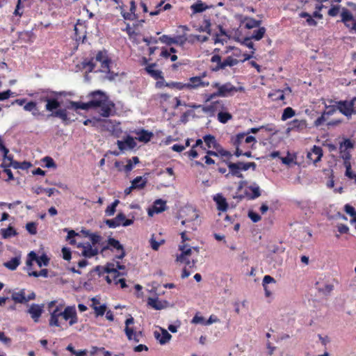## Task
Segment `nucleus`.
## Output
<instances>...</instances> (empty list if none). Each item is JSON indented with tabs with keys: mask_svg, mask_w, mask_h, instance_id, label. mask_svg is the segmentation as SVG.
Instances as JSON below:
<instances>
[{
	"mask_svg": "<svg viewBox=\"0 0 356 356\" xmlns=\"http://www.w3.org/2000/svg\"><path fill=\"white\" fill-rule=\"evenodd\" d=\"M36 106L37 104L35 102H29L24 106V109L26 111L31 112L33 111Z\"/></svg>",
	"mask_w": 356,
	"mask_h": 356,
	"instance_id": "obj_63",
	"label": "nucleus"
},
{
	"mask_svg": "<svg viewBox=\"0 0 356 356\" xmlns=\"http://www.w3.org/2000/svg\"><path fill=\"white\" fill-rule=\"evenodd\" d=\"M1 234L3 238H7L13 236H15L17 234L16 231L12 227H8L6 229H1Z\"/></svg>",
	"mask_w": 356,
	"mask_h": 356,
	"instance_id": "obj_40",
	"label": "nucleus"
},
{
	"mask_svg": "<svg viewBox=\"0 0 356 356\" xmlns=\"http://www.w3.org/2000/svg\"><path fill=\"white\" fill-rule=\"evenodd\" d=\"M106 224L111 228H115L122 225L124 227L129 226L134 223L133 219H126L124 214L118 213L115 218L106 220Z\"/></svg>",
	"mask_w": 356,
	"mask_h": 356,
	"instance_id": "obj_4",
	"label": "nucleus"
},
{
	"mask_svg": "<svg viewBox=\"0 0 356 356\" xmlns=\"http://www.w3.org/2000/svg\"><path fill=\"white\" fill-rule=\"evenodd\" d=\"M119 200H115L110 206H108L106 209V213L108 216H113L115 212V208L119 204Z\"/></svg>",
	"mask_w": 356,
	"mask_h": 356,
	"instance_id": "obj_48",
	"label": "nucleus"
},
{
	"mask_svg": "<svg viewBox=\"0 0 356 356\" xmlns=\"http://www.w3.org/2000/svg\"><path fill=\"white\" fill-rule=\"evenodd\" d=\"M147 304L156 310H161L165 307L166 302H162L158 298H149L147 299Z\"/></svg>",
	"mask_w": 356,
	"mask_h": 356,
	"instance_id": "obj_24",
	"label": "nucleus"
},
{
	"mask_svg": "<svg viewBox=\"0 0 356 356\" xmlns=\"http://www.w3.org/2000/svg\"><path fill=\"white\" fill-rule=\"evenodd\" d=\"M248 217L254 222H257L261 220V216L258 213H257L252 211H250L248 212Z\"/></svg>",
	"mask_w": 356,
	"mask_h": 356,
	"instance_id": "obj_59",
	"label": "nucleus"
},
{
	"mask_svg": "<svg viewBox=\"0 0 356 356\" xmlns=\"http://www.w3.org/2000/svg\"><path fill=\"white\" fill-rule=\"evenodd\" d=\"M49 117H56L62 120L66 124L68 123L69 118L67 117V112L66 109H58L48 115Z\"/></svg>",
	"mask_w": 356,
	"mask_h": 356,
	"instance_id": "obj_28",
	"label": "nucleus"
},
{
	"mask_svg": "<svg viewBox=\"0 0 356 356\" xmlns=\"http://www.w3.org/2000/svg\"><path fill=\"white\" fill-rule=\"evenodd\" d=\"M232 118V114L228 112H224V110H220L218 113V120L222 124L227 123Z\"/></svg>",
	"mask_w": 356,
	"mask_h": 356,
	"instance_id": "obj_31",
	"label": "nucleus"
},
{
	"mask_svg": "<svg viewBox=\"0 0 356 356\" xmlns=\"http://www.w3.org/2000/svg\"><path fill=\"white\" fill-rule=\"evenodd\" d=\"M43 161L45 162L46 167H47V168L56 167L55 162L51 157L46 156L44 158Z\"/></svg>",
	"mask_w": 356,
	"mask_h": 356,
	"instance_id": "obj_62",
	"label": "nucleus"
},
{
	"mask_svg": "<svg viewBox=\"0 0 356 356\" xmlns=\"http://www.w3.org/2000/svg\"><path fill=\"white\" fill-rule=\"evenodd\" d=\"M65 232H67V240H70L71 244H75V241L72 239L73 237L79 236V234L75 232L74 230H68V229H64Z\"/></svg>",
	"mask_w": 356,
	"mask_h": 356,
	"instance_id": "obj_55",
	"label": "nucleus"
},
{
	"mask_svg": "<svg viewBox=\"0 0 356 356\" xmlns=\"http://www.w3.org/2000/svg\"><path fill=\"white\" fill-rule=\"evenodd\" d=\"M60 318L65 321H69L70 326L77 323L76 312L74 307L67 306L64 311H61Z\"/></svg>",
	"mask_w": 356,
	"mask_h": 356,
	"instance_id": "obj_7",
	"label": "nucleus"
},
{
	"mask_svg": "<svg viewBox=\"0 0 356 356\" xmlns=\"http://www.w3.org/2000/svg\"><path fill=\"white\" fill-rule=\"evenodd\" d=\"M147 181L146 177L139 176L131 181V185L134 187V189H143L146 186Z\"/></svg>",
	"mask_w": 356,
	"mask_h": 356,
	"instance_id": "obj_27",
	"label": "nucleus"
},
{
	"mask_svg": "<svg viewBox=\"0 0 356 356\" xmlns=\"http://www.w3.org/2000/svg\"><path fill=\"white\" fill-rule=\"evenodd\" d=\"M134 323V318L130 316L129 318L125 321V328L124 332L129 341H134L136 343H138L140 341V337H142V332L140 331L136 332L134 331L132 327H130L129 325Z\"/></svg>",
	"mask_w": 356,
	"mask_h": 356,
	"instance_id": "obj_5",
	"label": "nucleus"
},
{
	"mask_svg": "<svg viewBox=\"0 0 356 356\" xmlns=\"http://www.w3.org/2000/svg\"><path fill=\"white\" fill-rule=\"evenodd\" d=\"M307 127V122L305 120H294L291 122V129H303Z\"/></svg>",
	"mask_w": 356,
	"mask_h": 356,
	"instance_id": "obj_38",
	"label": "nucleus"
},
{
	"mask_svg": "<svg viewBox=\"0 0 356 356\" xmlns=\"http://www.w3.org/2000/svg\"><path fill=\"white\" fill-rule=\"evenodd\" d=\"M161 333L157 331L154 332V337L160 344L164 345L169 342L172 338V335L164 328H160Z\"/></svg>",
	"mask_w": 356,
	"mask_h": 356,
	"instance_id": "obj_15",
	"label": "nucleus"
},
{
	"mask_svg": "<svg viewBox=\"0 0 356 356\" xmlns=\"http://www.w3.org/2000/svg\"><path fill=\"white\" fill-rule=\"evenodd\" d=\"M326 111H324V115H327V116L333 115L337 108V105H330V106H325Z\"/></svg>",
	"mask_w": 356,
	"mask_h": 356,
	"instance_id": "obj_54",
	"label": "nucleus"
},
{
	"mask_svg": "<svg viewBox=\"0 0 356 356\" xmlns=\"http://www.w3.org/2000/svg\"><path fill=\"white\" fill-rule=\"evenodd\" d=\"M166 210V202L159 199L156 200L154 203L152 209H149L148 210V215L149 216H152L154 213H161Z\"/></svg>",
	"mask_w": 356,
	"mask_h": 356,
	"instance_id": "obj_17",
	"label": "nucleus"
},
{
	"mask_svg": "<svg viewBox=\"0 0 356 356\" xmlns=\"http://www.w3.org/2000/svg\"><path fill=\"white\" fill-rule=\"evenodd\" d=\"M159 40L168 45H170L172 44H177L182 46L185 44L186 38L184 36H178L175 38H172L166 35H163L159 38Z\"/></svg>",
	"mask_w": 356,
	"mask_h": 356,
	"instance_id": "obj_14",
	"label": "nucleus"
},
{
	"mask_svg": "<svg viewBox=\"0 0 356 356\" xmlns=\"http://www.w3.org/2000/svg\"><path fill=\"white\" fill-rule=\"evenodd\" d=\"M186 86V84L183 83L181 82H174V81H172V82H169V83H165V86H166V87L171 88H176V89H178V90L186 89V86Z\"/></svg>",
	"mask_w": 356,
	"mask_h": 356,
	"instance_id": "obj_43",
	"label": "nucleus"
},
{
	"mask_svg": "<svg viewBox=\"0 0 356 356\" xmlns=\"http://www.w3.org/2000/svg\"><path fill=\"white\" fill-rule=\"evenodd\" d=\"M29 276H33L35 277H48V270L42 269L40 272L29 271Z\"/></svg>",
	"mask_w": 356,
	"mask_h": 356,
	"instance_id": "obj_45",
	"label": "nucleus"
},
{
	"mask_svg": "<svg viewBox=\"0 0 356 356\" xmlns=\"http://www.w3.org/2000/svg\"><path fill=\"white\" fill-rule=\"evenodd\" d=\"M179 250L181 253L177 257V260H183L184 257H189L192 253V248L187 244L180 245Z\"/></svg>",
	"mask_w": 356,
	"mask_h": 356,
	"instance_id": "obj_26",
	"label": "nucleus"
},
{
	"mask_svg": "<svg viewBox=\"0 0 356 356\" xmlns=\"http://www.w3.org/2000/svg\"><path fill=\"white\" fill-rule=\"evenodd\" d=\"M346 170V175L349 177L350 179H354L356 177V174L352 172L351 170V165L350 162H347L346 165H344Z\"/></svg>",
	"mask_w": 356,
	"mask_h": 356,
	"instance_id": "obj_56",
	"label": "nucleus"
},
{
	"mask_svg": "<svg viewBox=\"0 0 356 356\" xmlns=\"http://www.w3.org/2000/svg\"><path fill=\"white\" fill-rule=\"evenodd\" d=\"M251 40L252 38L250 37L245 38L242 42V44L250 49H252L253 51H252V54H253L254 53V44L251 42Z\"/></svg>",
	"mask_w": 356,
	"mask_h": 356,
	"instance_id": "obj_58",
	"label": "nucleus"
},
{
	"mask_svg": "<svg viewBox=\"0 0 356 356\" xmlns=\"http://www.w3.org/2000/svg\"><path fill=\"white\" fill-rule=\"evenodd\" d=\"M248 188L252 191L251 194H249L248 192L245 193L249 200H254L261 195L260 188L256 183L249 186Z\"/></svg>",
	"mask_w": 356,
	"mask_h": 356,
	"instance_id": "obj_21",
	"label": "nucleus"
},
{
	"mask_svg": "<svg viewBox=\"0 0 356 356\" xmlns=\"http://www.w3.org/2000/svg\"><path fill=\"white\" fill-rule=\"evenodd\" d=\"M60 106L59 102L56 99H50L46 104L45 108L47 111H53Z\"/></svg>",
	"mask_w": 356,
	"mask_h": 356,
	"instance_id": "obj_37",
	"label": "nucleus"
},
{
	"mask_svg": "<svg viewBox=\"0 0 356 356\" xmlns=\"http://www.w3.org/2000/svg\"><path fill=\"white\" fill-rule=\"evenodd\" d=\"M226 165L228 167L229 172L225 174V177L229 179L230 176L236 177L238 178H243L242 171H245V165H243V162L232 163L231 161H225Z\"/></svg>",
	"mask_w": 356,
	"mask_h": 356,
	"instance_id": "obj_3",
	"label": "nucleus"
},
{
	"mask_svg": "<svg viewBox=\"0 0 356 356\" xmlns=\"http://www.w3.org/2000/svg\"><path fill=\"white\" fill-rule=\"evenodd\" d=\"M108 245H110L111 246L113 247L114 248H115L117 250H121L123 248V246L120 244V243L119 242V241L115 239V238H108Z\"/></svg>",
	"mask_w": 356,
	"mask_h": 356,
	"instance_id": "obj_49",
	"label": "nucleus"
},
{
	"mask_svg": "<svg viewBox=\"0 0 356 356\" xmlns=\"http://www.w3.org/2000/svg\"><path fill=\"white\" fill-rule=\"evenodd\" d=\"M156 66V64H150L148 66L145 67L146 72L150 74L153 78L155 79H163V77L162 76V72L159 70H154V67Z\"/></svg>",
	"mask_w": 356,
	"mask_h": 356,
	"instance_id": "obj_25",
	"label": "nucleus"
},
{
	"mask_svg": "<svg viewBox=\"0 0 356 356\" xmlns=\"http://www.w3.org/2000/svg\"><path fill=\"white\" fill-rule=\"evenodd\" d=\"M66 349L70 351L72 355L74 356H86L87 355V350H81L76 351L73 346L72 344H69Z\"/></svg>",
	"mask_w": 356,
	"mask_h": 356,
	"instance_id": "obj_39",
	"label": "nucleus"
},
{
	"mask_svg": "<svg viewBox=\"0 0 356 356\" xmlns=\"http://www.w3.org/2000/svg\"><path fill=\"white\" fill-rule=\"evenodd\" d=\"M220 110H225V107L221 101H216L212 102L209 106H202V111L204 113L208 114L209 116L212 117L215 115L216 112H219Z\"/></svg>",
	"mask_w": 356,
	"mask_h": 356,
	"instance_id": "obj_8",
	"label": "nucleus"
},
{
	"mask_svg": "<svg viewBox=\"0 0 356 356\" xmlns=\"http://www.w3.org/2000/svg\"><path fill=\"white\" fill-rule=\"evenodd\" d=\"M212 87L217 88L218 95L222 97L232 96L234 92L243 90V87L236 88L231 83L220 84V83L215 82L212 84Z\"/></svg>",
	"mask_w": 356,
	"mask_h": 356,
	"instance_id": "obj_2",
	"label": "nucleus"
},
{
	"mask_svg": "<svg viewBox=\"0 0 356 356\" xmlns=\"http://www.w3.org/2000/svg\"><path fill=\"white\" fill-rule=\"evenodd\" d=\"M323 156L321 147L314 145L310 152L307 153V159L314 163L318 162Z\"/></svg>",
	"mask_w": 356,
	"mask_h": 356,
	"instance_id": "obj_16",
	"label": "nucleus"
},
{
	"mask_svg": "<svg viewBox=\"0 0 356 356\" xmlns=\"http://www.w3.org/2000/svg\"><path fill=\"white\" fill-rule=\"evenodd\" d=\"M318 290L325 295L329 294L333 290V285L330 284H325L323 286H318Z\"/></svg>",
	"mask_w": 356,
	"mask_h": 356,
	"instance_id": "obj_46",
	"label": "nucleus"
},
{
	"mask_svg": "<svg viewBox=\"0 0 356 356\" xmlns=\"http://www.w3.org/2000/svg\"><path fill=\"white\" fill-rule=\"evenodd\" d=\"M88 97L91 99L88 102L90 108H99L98 113L102 117H109L114 108V104L109 100L108 96L101 90L90 92Z\"/></svg>",
	"mask_w": 356,
	"mask_h": 356,
	"instance_id": "obj_1",
	"label": "nucleus"
},
{
	"mask_svg": "<svg viewBox=\"0 0 356 356\" xmlns=\"http://www.w3.org/2000/svg\"><path fill=\"white\" fill-rule=\"evenodd\" d=\"M61 314V310L58 308V307H56L55 309H54L50 313V318L49 321V324L50 326H56V327H60V324L59 322V318H60Z\"/></svg>",
	"mask_w": 356,
	"mask_h": 356,
	"instance_id": "obj_18",
	"label": "nucleus"
},
{
	"mask_svg": "<svg viewBox=\"0 0 356 356\" xmlns=\"http://www.w3.org/2000/svg\"><path fill=\"white\" fill-rule=\"evenodd\" d=\"M104 271L109 274H113V280H115V279L120 275H126V273L124 272H122V273L118 272L117 270V268H115L114 264H108L104 268Z\"/></svg>",
	"mask_w": 356,
	"mask_h": 356,
	"instance_id": "obj_29",
	"label": "nucleus"
},
{
	"mask_svg": "<svg viewBox=\"0 0 356 356\" xmlns=\"http://www.w3.org/2000/svg\"><path fill=\"white\" fill-rule=\"evenodd\" d=\"M26 230L32 235H35L37 234V227L36 223L33 222H28L26 225Z\"/></svg>",
	"mask_w": 356,
	"mask_h": 356,
	"instance_id": "obj_52",
	"label": "nucleus"
},
{
	"mask_svg": "<svg viewBox=\"0 0 356 356\" xmlns=\"http://www.w3.org/2000/svg\"><path fill=\"white\" fill-rule=\"evenodd\" d=\"M43 305L32 304L29 306L27 313L30 314L34 322L38 323L43 312Z\"/></svg>",
	"mask_w": 356,
	"mask_h": 356,
	"instance_id": "obj_9",
	"label": "nucleus"
},
{
	"mask_svg": "<svg viewBox=\"0 0 356 356\" xmlns=\"http://www.w3.org/2000/svg\"><path fill=\"white\" fill-rule=\"evenodd\" d=\"M138 137L137 138V139L139 141L144 142V143L149 142L153 136L152 132H149L145 130H142L140 132H139L138 134Z\"/></svg>",
	"mask_w": 356,
	"mask_h": 356,
	"instance_id": "obj_32",
	"label": "nucleus"
},
{
	"mask_svg": "<svg viewBox=\"0 0 356 356\" xmlns=\"http://www.w3.org/2000/svg\"><path fill=\"white\" fill-rule=\"evenodd\" d=\"M245 137V134H244V133L238 134L236 136V137L233 141L234 145L240 146L242 144Z\"/></svg>",
	"mask_w": 356,
	"mask_h": 356,
	"instance_id": "obj_53",
	"label": "nucleus"
},
{
	"mask_svg": "<svg viewBox=\"0 0 356 356\" xmlns=\"http://www.w3.org/2000/svg\"><path fill=\"white\" fill-rule=\"evenodd\" d=\"M21 264V256L18 255L3 264L4 266L10 270H15Z\"/></svg>",
	"mask_w": 356,
	"mask_h": 356,
	"instance_id": "obj_23",
	"label": "nucleus"
},
{
	"mask_svg": "<svg viewBox=\"0 0 356 356\" xmlns=\"http://www.w3.org/2000/svg\"><path fill=\"white\" fill-rule=\"evenodd\" d=\"M341 21L344 23V22H350V20L353 17L352 13L348 10H344L342 13H341Z\"/></svg>",
	"mask_w": 356,
	"mask_h": 356,
	"instance_id": "obj_51",
	"label": "nucleus"
},
{
	"mask_svg": "<svg viewBox=\"0 0 356 356\" xmlns=\"http://www.w3.org/2000/svg\"><path fill=\"white\" fill-rule=\"evenodd\" d=\"M91 307L95 310L96 316H103L106 310V306L105 305H102L100 306L98 305H91Z\"/></svg>",
	"mask_w": 356,
	"mask_h": 356,
	"instance_id": "obj_44",
	"label": "nucleus"
},
{
	"mask_svg": "<svg viewBox=\"0 0 356 356\" xmlns=\"http://www.w3.org/2000/svg\"><path fill=\"white\" fill-rule=\"evenodd\" d=\"M338 110L346 116H351L353 113V102L347 101H339L336 102Z\"/></svg>",
	"mask_w": 356,
	"mask_h": 356,
	"instance_id": "obj_10",
	"label": "nucleus"
},
{
	"mask_svg": "<svg viewBox=\"0 0 356 356\" xmlns=\"http://www.w3.org/2000/svg\"><path fill=\"white\" fill-rule=\"evenodd\" d=\"M238 63V60L232 56L226 58L219 66H216L215 70H219L220 69H225L226 67H232Z\"/></svg>",
	"mask_w": 356,
	"mask_h": 356,
	"instance_id": "obj_22",
	"label": "nucleus"
},
{
	"mask_svg": "<svg viewBox=\"0 0 356 356\" xmlns=\"http://www.w3.org/2000/svg\"><path fill=\"white\" fill-rule=\"evenodd\" d=\"M11 299L16 303H27V300H26L25 289H22L19 291L13 292L11 295Z\"/></svg>",
	"mask_w": 356,
	"mask_h": 356,
	"instance_id": "obj_19",
	"label": "nucleus"
},
{
	"mask_svg": "<svg viewBox=\"0 0 356 356\" xmlns=\"http://www.w3.org/2000/svg\"><path fill=\"white\" fill-rule=\"evenodd\" d=\"M245 20L246 21L245 26L248 29L259 27V26L261 23V21L256 20L252 17H245Z\"/></svg>",
	"mask_w": 356,
	"mask_h": 356,
	"instance_id": "obj_33",
	"label": "nucleus"
},
{
	"mask_svg": "<svg viewBox=\"0 0 356 356\" xmlns=\"http://www.w3.org/2000/svg\"><path fill=\"white\" fill-rule=\"evenodd\" d=\"M117 145L121 151L133 149L136 146V143L134 138L127 136L124 140H118Z\"/></svg>",
	"mask_w": 356,
	"mask_h": 356,
	"instance_id": "obj_11",
	"label": "nucleus"
},
{
	"mask_svg": "<svg viewBox=\"0 0 356 356\" xmlns=\"http://www.w3.org/2000/svg\"><path fill=\"white\" fill-rule=\"evenodd\" d=\"M268 97L273 101L284 100L285 99L284 91L281 90H277L269 93Z\"/></svg>",
	"mask_w": 356,
	"mask_h": 356,
	"instance_id": "obj_35",
	"label": "nucleus"
},
{
	"mask_svg": "<svg viewBox=\"0 0 356 356\" xmlns=\"http://www.w3.org/2000/svg\"><path fill=\"white\" fill-rule=\"evenodd\" d=\"M213 200L217 204V209L222 211H227L228 208V204L226 199L220 193L216 195L213 197Z\"/></svg>",
	"mask_w": 356,
	"mask_h": 356,
	"instance_id": "obj_20",
	"label": "nucleus"
},
{
	"mask_svg": "<svg viewBox=\"0 0 356 356\" xmlns=\"http://www.w3.org/2000/svg\"><path fill=\"white\" fill-rule=\"evenodd\" d=\"M95 60L101 63V71L107 72L109 71V60L105 51H99L95 57Z\"/></svg>",
	"mask_w": 356,
	"mask_h": 356,
	"instance_id": "obj_13",
	"label": "nucleus"
},
{
	"mask_svg": "<svg viewBox=\"0 0 356 356\" xmlns=\"http://www.w3.org/2000/svg\"><path fill=\"white\" fill-rule=\"evenodd\" d=\"M90 239L92 242V245L95 246L96 244L99 243L101 241V236L96 234H90Z\"/></svg>",
	"mask_w": 356,
	"mask_h": 356,
	"instance_id": "obj_60",
	"label": "nucleus"
},
{
	"mask_svg": "<svg viewBox=\"0 0 356 356\" xmlns=\"http://www.w3.org/2000/svg\"><path fill=\"white\" fill-rule=\"evenodd\" d=\"M177 261H179L181 263L185 264L186 266H188L189 268H193L195 266L196 260L193 259L192 261H190L188 259V257H184L183 260H177Z\"/></svg>",
	"mask_w": 356,
	"mask_h": 356,
	"instance_id": "obj_57",
	"label": "nucleus"
},
{
	"mask_svg": "<svg viewBox=\"0 0 356 356\" xmlns=\"http://www.w3.org/2000/svg\"><path fill=\"white\" fill-rule=\"evenodd\" d=\"M265 27H259L257 30L254 31L250 38L254 40L259 41L262 39L266 33Z\"/></svg>",
	"mask_w": 356,
	"mask_h": 356,
	"instance_id": "obj_34",
	"label": "nucleus"
},
{
	"mask_svg": "<svg viewBox=\"0 0 356 356\" xmlns=\"http://www.w3.org/2000/svg\"><path fill=\"white\" fill-rule=\"evenodd\" d=\"M353 143L350 139H345L343 142L340 143L339 149L341 152H343V150L352 149L353 148Z\"/></svg>",
	"mask_w": 356,
	"mask_h": 356,
	"instance_id": "obj_41",
	"label": "nucleus"
},
{
	"mask_svg": "<svg viewBox=\"0 0 356 356\" xmlns=\"http://www.w3.org/2000/svg\"><path fill=\"white\" fill-rule=\"evenodd\" d=\"M68 108H74L75 110L77 109H82V110H88L90 108V104L88 102L83 103L80 102H70L69 106H67Z\"/></svg>",
	"mask_w": 356,
	"mask_h": 356,
	"instance_id": "obj_30",
	"label": "nucleus"
},
{
	"mask_svg": "<svg viewBox=\"0 0 356 356\" xmlns=\"http://www.w3.org/2000/svg\"><path fill=\"white\" fill-rule=\"evenodd\" d=\"M78 247L83 248L81 254L85 257L90 258L98 254V248L92 245L89 243L86 244H79Z\"/></svg>",
	"mask_w": 356,
	"mask_h": 356,
	"instance_id": "obj_12",
	"label": "nucleus"
},
{
	"mask_svg": "<svg viewBox=\"0 0 356 356\" xmlns=\"http://www.w3.org/2000/svg\"><path fill=\"white\" fill-rule=\"evenodd\" d=\"M294 115L295 111L291 107H287L283 111V113L282 115V120L284 121L289 118H292Z\"/></svg>",
	"mask_w": 356,
	"mask_h": 356,
	"instance_id": "obj_42",
	"label": "nucleus"
},
{
	"mask_svg": "<svg viewBox=\"0 0 356 356\" xmlns=\"http://www.w3.org/2000/svg\"><path fill=\"white\" fill-rule=\"evenodd\" d=\"M163 242H164L163 240H161L160 242L156 241L154 238V236H152V237L150 239L151 247L154 250H157L159 249L160 245L162 244Z\"/></svg>",
	"mask_w": 356,
	"mask_h": 356,
	"instance_id": "obj_61",
	"label": "nucleus"
},
{
	"mask_svg": "<svg viewBox=\"0 0 356 356\" xmlns=\"http://www.w3.org/2000/svg\"><path fill=\"white\" fill-rule=\"evenodd\" d=\"M49 261V259L45 254L38 257L36 260V263L38 264L39 267H42V266H48Z\"/></svg>",
	"mask_w": 356,
	"mask_h": 356,
	"instance_id": "obj_47",
	"label": "nucleus"
},
{
	"mask_svg": "<svg viewBox=\"0 0 356 356\" xmlns=\"http://www.w3.org/2000/svg\"><path fill=\"white\" fill-rule=\"evenodd\" d=\"M206 76V73L204 72L202 76H196L191 77L188 79V82L186 83V89L188 90H195L200 87H206L209 85V82H204L202 81V78Z\"/></svg>",
	"mask_w": 356,
	"mask_h": 356,
	"instance_id": "obj_6",
	"label": "nucleus"
},
{
	"mask_svg": "<svg viewBox=\"0 0 356 356\" xmlns=\"http://www.w3.org/2000/svg\"><path fill=\"white\" fill-rule=\"evenodd\" d=\"M208 7L203 3H197L191 6V8L195 13H200L204 11Z\"/></svg>",
	"mask_w": 356,
	"mask_h": 356,
	"instance_id": "obj_50",
	"label": "nucleus"
},
{
	"mask_svg": "<svg viewBox=\"0 0 356 356\" xmlns=\"http://www.w3.org/2000/svg\"><path fill=\"white\" fill-rule=\"evenodd\" d=\"M345 211L348 214H349L350 216H353V217L356 216V211H355V209L349 204H346L345 206Z\"/></svg>",
	"mask_w": 356,
	"mask_h": 356,
	"instance_id": "obj_64",
	"label": "nucleus"
},
{
	"mask_svg": "<svg viewBox=\"0 0 356 356\" xmlns=\"http://www.w3.org/2000/svg\"><path fill=\"white\" fill-rule=\"evenodd\" d=\"M204 141L207 145L209 148L213 147L216 148L217 146V142L216 140V138L212 135H206L203 137Z\"/></svg>",
	"mask_w": 356,
	"mask_h": 356,
	"instance_id": "obj_36",
	"label": "nucleus"
}]
</instances>
